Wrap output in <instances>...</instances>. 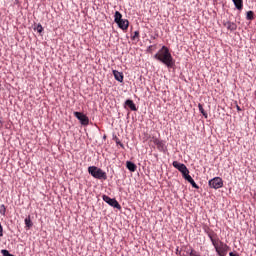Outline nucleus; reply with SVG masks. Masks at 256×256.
Here are the masks:
<instances>
[{
  "label": "nucleus",
  "mask_w": 256,
  "mask_h": 256,
  "mask_svg": "<svg viewBox=\"0 0 256 256\" xmlns=\"http://www.w3.org/2000/svg\"><path fill=\"white\" fill-rule=\"evenodd\" d=\"M155 59L161 61L167 67H173L175 65V61L173 59L172 53L170 52L169 47L163 45L161 49L154 55Z\"/></svg>",
  "instance_id": "obj_1"
},
{
  "label": "nucleus",
  "mask_w": 256,
  "mask_h": 256,
  "mask_svg": "<svg viewBox=\"0 0 256 256\" xmlns=\"http://www.w3.org/2000/svg\"><path fill=\"white\" fill-rule=\"evenodd\" d=\"M207 234L214 248L216 249V253H218V255L220 256H226L229 250V245H227V243H224V241L220 240L215 232L211 231L207 232Z\"/></svg>",
  "instance_id": "obj_2"
},
{
  "label": "nucleus",
  "mask_w": 256,
  "mask_h": 256,
  "mask_svg": "<svg viewBox=\"0 0 256 256\" xmlns=\"http://www.w3.org/2000/svg\"><path fill=\"white\" fill-rule=\"evenodd\" d=\"M88 173L94 177V179H103L104 181L107 180V173L103 171V169H100L99 167H96L94 165L88 167Z\"/></svg>",
  "instance_id": "obj_3"
},
{
  "label": "nucleus",
  "mask_w": 256,
  "mask_h": 256,
  "mask_svg": "<svg viewBox=\"0 0 256 256\" xmlns=\"http://www.w3.org/2000/svg\"><path fill=\"white\" fill-rule=\"evenodd\" d=\"M147 139L150 147L157 146V149L159 151H166V145L163 140H159V138H157L156 136H148Z\"/></svg>",
  "instance_id": "obj_4"
},
{
  "label": "nucleus",
  "mask_w": 256,
  "mask_h": 256,
  "mask_svg": "<svg viewBox=\"0 0 256 256\" xmlns=\"http://www.w3.org/2000/svg\"><path fill=\"white\" fill-rule=\"evenodd\" d=\"M223 185L224 183L221 177H214V179L209 181V187H211V189H222Z\"/></svg>",
  "instance_id": "obj_5"
},
{
  "label": "nucleus",
  "mask_w": 256,
  "mask_h": 256,
  "mask_svg": "<svg viewBox=\"0 0 256 256\" xmlns=\"http://www.w3.org/2000/svg\"><path fill=\"white\" fill-rule=\"evenodd\" d=\"M103 200L108 204H110V206H113L114 208H118V210H121V204H119L116 198H111V196H108L107 194H103Z\"/></svg>",
  "instance_id": "obj_6"
},
{
  "label": "nucleus",
  "mask_w": 256,
  "mask_h": 256,
  "mask_svg": "<svg viewBox=\"0 0 256 256\" xmlns=\"http://www.w3.org/2000/svg\"><path fill=\"white\" fill-rule=\"evenodd\" d=\"M74 116L80 120L83 126H88L90 120L86 114H83V112H74Z\"/></svg>",
  "instance_id": "obj_7"
},
{
  "label": "nucleus",
  "mask_w": 256,
  "mask_h": 256,
  "mask_svg": "<svg viewBox=\"0 0 256 256\" xmlns=\"http://www.w3.org/2000/svg\"><path fill=\"white\" fill-rule=\"evenodd\" d=\"M173 167H175V169H178V171H180V173H182L183 177L185 178V173L187 171L185 163H179V161H173Z\"/></svg>",
  "instance_id": "obj_8"
},
{
  "label": "nucleus",
  "mask_w": 256,
  "mask_h": 256,
  "mask_svg": "<svg viewBox=\"0 0 256 256\" xmlns=\"http://www.w3.org/2000/svg\"><path fill=\"white\" fill-rule=\"evenodd\" d=\"M224 26L227 28V30H230L231 32L237 30L238 26L235 22H224Z\"/></svg>",
  "instance_id": "obj_9"
},
{
  "label": "nucleus",
  "mask_w": 256,
  "mask_h": 256,
  "mask_svg": "<svg viewBox=\"0 0 256 256\" xmlns=\"http://www.w3.org/2000/svg\"><path fill=\"white\" fill-rule=\"evenodd\" d=\"M120 28L122 30H128V28H129V20L123 19L122 14H121V18H120Z\"/></svg>",
  "instance_id": "obj_10"
},
{
  "label": "nucleus",
  "mask_w": 256,
  "mask_h": 256,
  "mask_svg": "<svg viewBox=\"0 0 256 256\" xmlns=\"http://www.w3.org/2000/svg\"><path fill=\"white\" fill-rule=\"evenodd\" d=\"M113 75H114V78L116 79V81L123 83V81H124L123 73H120V71L114 70Z\"/></svg>",
  "instance_id": "obj_11"
},
{
  "label": "nucleus",
  "mask_w": 256,
  "mask_h": 256,
  "mask_svg": "<svg viewBox=\"0 0 256 256\" xmlns=\"http://www.w3.org/2000/svg\"><path fill=\"white\" fill-rule=\"evenodd\" d=\"M126 167L132 173H135V171H137V165H136V163H133V161H127Z\"/></svg>",
  "instance_id": "obj_12"
},
{
  "label": "nucleus",
  "mask_w": 256,
  "mask_h": 256,
  "mask_svg": "<svg viewBox=\"0 0 256 256\" xmlns=\"http://www.w3.org/2000/svg\"><path fill=\"white\" fill-rule=\"evenodd\" d=\"M121 18H122L121 12H119V10H116L114 14V20L116 24H118L119 28H121Z\"/></svg>",
  "instance_id": "obj_13"
},
{
  "label": "nucleus",
  "mask_w": 256,
  "mask_h": 256,
  "mask_svg": "<svg viewBox=\"0 0 256 256\" xmlns=\"http://www.w3.org/2000/svg\"><path fill=\"white\" fill-rule=\"evenodd\" d=\"M125 104H126V106H128L131 110H137V106H136L135 102H133V100H131V99H127V100L125 101Z\"/></svg>",
  "instance_id": "obj_14"
},
{
  "label": "nucleus",
  "mask_w": 256,
  "mask_h": 256,
  "mask_svg": "<svg viewBox=\"0 0 256 256\" xmlns=\"http://www.w3.org/2000/svg\"><path fill=\"white\" fill-rule=\"evenodd\" d=\"M237 10H243V0H232Z\"/></svg>",
  "instance_id": "obj_15"
},
{
  "label": "nucleus",
  "mask_w": 256,
  "mask_h": 256,
  "mask_svg": "<svg viewBox=\"0 0 256 256\" xmlns=\"http://www.w3.org/2000/svg\"><path fill=\"white\" fill-rule=\"evenodd\" d=\"M184 179H186V181H188V183H190V185H192V177L190 175V171H189L187 166H186V171H185Z\"/></svg>",
  "instance_id": "obj_16"
},
{
  "label": "nucleus",
  "mask_w": 256,
  "mask_h": 256,
  "mask_svg": "<svg viewBox=\"0 0 256 256\" xmlns=\"http://www.w3.org/2000/svg\"><path fill=\"white\" fill-rule=\"evenodd\" d=\"M198 108H199V111L201 112V114H202L205 118H208V114H207V112H205V108H203V104L199 103V104H198Z\"/></svg>",
  "instance_id": "obj_17"
},
{
  "label": "nucleus",
  "mask_w": 256,
  "mask_h": 256,
  "mask_svg": "<svg viewBox=\"0 0 256 256\" xmlns=\"http://www.w3.org/2000/svg\"><path fill=\"white\" fill-rule=\"evenodd\" d=\"M25 224H26V228H28V229L32 228L33 222L31 220L30 216H28V218H25Z\"/></svg>",
  "instance_id": "obj_18"
},
{
  "label": "nucleus",
  "mask_w": 256,
  "mask_h": 256,
  "mask_svg": "<svg viewBox=\"0 0 256 256\" xmlns=\"http://www.w3.org/2000/svg\"><path fill=\"white\" fill-rule=\"evenodd\" d=\"M247 20H254L255 18V12H253V10H249L247 12V16H246Z\"/></svg>",
  "instance_id": "obj_19"
},
{
  "label": "nucleus",
  "mask_w": 256,
  "mask_h": 256,
  "mask_svg": "<svg viewBox=\"0 0 256 256\" xmlns=\"http://www.w3.org/2000/svg\"><path fill=\"white\" fill-rule=\"evenodd\" d=\"M7 213V208L5 206V204H1L0 205V214H2V216H6Z\"/></svg>",
  "instance_id": "obj_20"
},
{
  "label": "nucleus",
  "mask_w": 256,
  "mask_h": 256,
  "mask_svg": "<svg viewBox=\"0 0 256 256\" xmlns=\"http://www.w3.org/2000/svg\"><path fill=\"white\" fill-rule=\"evenodd\" d=\"M1 253L3 256H16V255H13L12 253H9L8 249H1Z\"/></svg>",
  "instance_id": "obj_21"
},
{
  "label": "nucleus",
  "mask_w": 256,
  "mask_h": 256,
  "mask_svg": "<svg viewBox=\"0 0 256 256\" xmlns=\"http://www.w3.org/2000/svg\"><path fill=\"white\" fill-rule=\"evenodd\" d=\"M188 256H202V255L195 249H191Z\"/></svg>",
  "instance_id": "obj_22"
},
{
  "label": "nucleus",
  "mask_w": 256,
  "mask_h": 256,
  "mask_svg": "<svg viewBox=\"0 0 256 256\" xmlns=\"http://www.w3.org/2000/svg\"><path fill=\"white\" fill-rule=\"evenodd\" d=\"M132 40H140V32L139 31L134 32V34L132 36Z\"/></svg>",
  "instance_id": "obj_23"
},
{
  "label": "nucleus",
  "mask_w": 256,
  "mask_h": 256,
  "mask_svg": "<svg viewBox=\"0 0 256 256\" xmlns=\"http://www.w3.org/2000/svg\"><path fill=\"white\" fill-rule=\"evenodd\" d=\"M36 30H37V32H38L39 34H42V32H43V30H44L42 24H38L37 27H36Z\"/></svg>",
  "instance_id": "obj_24"
},
{
  "label": "nucleus",
  "mask_w": 256,
  "mask_h": 256,
  "mask_svg": "<svg viewBox=\"0 0 256 256\" xmlns=\"http://www.w3.org/2000/svg\"><path fill=\"white\" fill-rule=\"evenodd\" d=\"M191 185H192V187H193L194 189H199V187H198L197 183H195L193 177H191Z\"/></svg>",
  "instance_id": "obj_25"
},
{
  "label": "nucleus",
  "mask_w": 256,
  "mask_h": 256,
  "mask_svg": "<svg viewBox=\"0 0 256 256\" xmlns=\"http://www.w3.org/2000/svg\"><path fill=\"white\" fill-rule=\"evenodd\" d=\"M2 236H3V226H2V224L0 222V237H2Z\"/></svg>",
  "instance_id": "obj_26"
},
{
  "label": "nucleus",
  "mask_w": 256,
  "mask_h": 256,
  "mask_svg": "<svg viewBox=\"0 0 256 256\" xmlns=\"http://www.w3.org/2000/svg\"><path fill=\"white\" fill-rule=\"evenodd\" d=\"M229 255L230 256H240L238 253H233V251H230Z\"/></svg>",
  "instance_id": "obj_27"
},
{
  "label": "nucleus",
  "mask_w": 256,
  "mask_h": 256,
  "mask_svg": "<svg viewBox=\"0 0 256 256\" xmlns=\"http://www.w3.org/2000/svg\"><path fill=\"white\" fill-rule=\"evenodd\" d=\"M116 143H119L121 147H124L123 143L119 142V140H116Z\"/></svg>",
  "instance_id": "obj_28"
},
{
  "label": "nucleus",
  "mask_w": 256,
  "mask_h": 256,
  "mask_svg": "<svg viewBox=\"0 0 256 256\" xmlns=\"http://www.w3.org/2000/svg\"><path fill=\"white\" fill-rule=\"evenodd\" d=\"M152 47H153V45H149L148 51H152Z\"/></svg>",
  "instance_id": "obj_29"
},
{
  "label": "nucleus",
  "mask_w": 256,
  "mask_h": 256,
  "mask_svg": "<svg viewBox=\"0 0 256 256\" xmlns=\"http://www.w3.org/2000/svg\"><path fill=\"white\" fill-rule=\"evenodd\" d=\"M237 110H241L240 106H237Z\"/></svg>",
  "instance_id": "obj_30"
},
{
  "label": "nucleus",
  "mask_w": 256,
  "mask_h": 256,
  "mask_svg": "<svg viewBox=\"0 0 256 256\" xmlns=\"http://www.w3.org/2000/svg\"><path fill=\"white\" fill-rule=\"evenodd\" d=\"M255 198H256V192H255Z\"/></svg>",
  "instance_id": "obj_31"
},
{
  "label": "nucleus",
  "mask_w": 256,
  "mask_h": 256,
  "mask_svg": "<svg viewBox=\"0 0 256 256\" xmlns=\"http://www.w3.org/2000/svg\"><path fill=\"white\" fill-rule=\"evenodd\" d=\"M255 95H256V90H255Z\"/></svg>",
  "instance_id": "obj_32"
}]
</instances>
